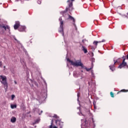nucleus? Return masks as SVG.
<instances>
[{"label":"nucleus","instance_id":"19","mask_svg":"<svg viewBox=\"0 0 128 128\" xmlns=\"http://www.w3.org/2000/svg\"><path fill=\"white\" fill-rule=\"evenodd\" d=\"M110 95L111 98H114V92H110Z\"/></svg>","mask_w":128,"mask_h":128},{"label":"nucleus","instance_id":"21","mask_svg":"<svg viewBox=\"0 0 128 128\" xmlns=\"http://www.w3.org/2000/svg\"><path fill=\"white\" fill-rule=\"evenodd\" d=\"M96 47H94V46H91V49L92 50H96Z\"/></svg>","mask_w":128,"mask_h":128},{"label":"nucleus","instance_id":"2","mask_svg":"<svg viewBox=\"0 0 128 128\" xmlns=\"http://www.w3.org/2000/svg\"><path fill=\"white\" fill-rule=\"evenodd\" d=\"M74 0H68L67 2L68 3V6L66 8V9L64 11L60 12L61 14H64L66 12H72L74 10L72 7V2H74Z\"/></svg>","mask_w":128,"mask_h":128},{"label":"nucleus","instance_id":"11","mask_svg":"<svg viewBox=\"0 0 128 128\" xmlns=\"http://www.w3.org/2000/svg\"><path fill=\"white\" fill-rule=\"evenodd\" d=\"M20 26V22H16L14 26V30H18V28H19Z\"/></svg>","mask_w":128,"mask_h":128},{"label":"nucleus","instance_id":"28","mask_svg":"<svg viewBox=\"0 0 128 128\" xmlns=\"http://www.w3.org/2000/svg\"><path fill=\"white\" fill-rule=\"evenodd\" d=\"M14 84H18L17 82H16V81H14Z\"/></svg>","mask_w":128,"mask_h":128},{"label":"nucleus","instance_id":"32","mask_svg":"<svg viewBox=\"0 0 128 128\" xmlns=\"http://www.w3.org/2000/svg\"><path fill=\"white\" fill-rule=\"evenodd\" d=\"M78 98H79L80 96L78 95Z\"/></svg>","mask_w":128,"mask_h":128},{"label":"nucleus","instance_id":"14","mask_svg":"<svg viewBox=\"0 0 128 128\" xmlns=\"http://www.w3.org/2000/svg\"><path fill=\"white\" fill-rule=\"evenodd\" d=\"M82 50H83V52L85 54H86L88 52V49H86V48H84V46H82Z\"/></svg>","mask_w":128,"mask_h":128},{"label":"nucleus","instance_id":"35","mask_svg":"<svg viewBox=\"0 0 128 128\" xmlns=\"http://www.w3.org/2000/svg\"><path fill=\"white\" fill-rule=\"evenodd\" d=\"M127 14H128V12H127Z\"/></svg>","mask_w":128,"mask_h":128},{"label":"nucleus","instance_id":"34","mask_svg":"<svg viewBox=\"0 0 128 128\" xmlns=\"http://www.w3.org/2000/svg\"><path fill=\"white\" fill-rule=\"evenodd\" d=\"M68 16H72L70 15H68Z\"/></svg>","mask_w":128,"mask_h":128},{"label":"nucleus","instance_id":"17","mask_svg":"<svg viewBox=\"0 0 128 128\" xmlns=\"http://www.w3.org/2000/svg\"><path fill=\"white\" fill-rule=\"evenodd\" d=\"M52 122L50 126V128H58V127H56V126H54V127H52Z\"/></svg>","mask_w":128,"mask_h":128},{"label":"nucleus","instance_id":"16","mask_svg":"<svg viewBox=\"0 0 128 128\" xmlns=\"http://www.w3.org/2000/svg\"><path fill=\"white\" fill-rule=\"evenodd\" d=\"M128 92V90H126L123 89V90H121L120 92H118L117 94H120V92Z\"/></svg>","mask_w":128,"mask_h":128},{"label":"nucleus","instance_id":"25","mask_svg":"<svg viewBox=\"0 0 128 128\" xmlns=\"http://www.w3.org/2000/svg\"><path fill=\"white\" fill-rule=\"evenodd\" d=\"M14 40H16V42H17L18 44L20 42L18 40H16V38H14Z\"/></svg>","mask_w":128,"mask_h":128},{"label":"nucleus","instance_id":"4","mask_svg":"<svg viewBox=\"0 0 128 128\" xmlns=\"http://www.w3.org/2000/svg\"><path fill=\"white\" fill-rule=\"evenodd\" d=\"M128 68V64L126 62V58L123 59L122 62L118 66V68Z\"/></svg>","mask_w":128,"mask_h":128},{"label":"nucleus","instance_id":"33","mask_svg":"<svg viewBox=\"0 0 128 128\" xmlns=\"http://www.w3.org/2000/svg\"><path fill=\"white\" fill-rule=\"evenodd\" d=\"M4 68H6V66H4Z\"/></svg>","mask_w":128,"mask_h":128},{"label":"nucleus","instance_id":"8","mask_svg":"<svg viewBox=\"0 0 128 128\" xmlns=\"http://www.w3.org/2000/svg\"><path fill=\"white\" fill-rule=\"evenodd\" d=\"M106 42V40H103L102 41H94L93 42V44L95 48H96V46H98V44H100V42Z\"/></svg>","mask_w":128,"mask_h":128},{"label":"nucleus","instance_id":"29","mask_svg":"<svg viewBox=\"0 0 128 128\" xmlns=\"http://www.w3.org/2000/svg\"><path fill=\"white\" fill-rule=\"evenodd\" d=\"M94 108H96V105H94Z\"/></svg>","mask_w":128,"mask_h":128},{"label":"nucleus","instance_id":"3","mask_svg":"<svg viewBox=\"0 0 128 128\" xmlns=\"http://www.w3.org/2000/svg\"><path fill=\"white\" fill-rule=\"evenodd\" d=\"M67 60L69 62H70L72 66H81L82 68H84V64H82V62H74V61L70 60V58H68Z\"/></svg>","mask_w":128,"mask_h":128},{"label":"nucleus","instance_id":"31","mask_svg":"<svg viewBox=\"0 0 128 128\" xmlns=\"http://www.w3.org/2000/svg\"><path fill=\"white\" fill-rule=\"evenodd\" d=\"M93 104L94 106H96V104L94 102Z\"/></svg>","mask_w":128,"mask_h":128},{"label":"nucleus","instance_id":"30","mask_svg":"<svg viewBox=\"0 0 128 128\" xmlns=\"http://www.w3.org/2000/svg\"><path fill=\"white\" fill-rule=\"evenodd\" d=\"M126 59L128 60V54L126 56Z\"/></svg>","mask_w":128,"mask_h":128},{"label":"nucleus","instance_id":"15","mask_svg":"<svg viewBox=\"0 0 128 128\" xmlns=\"http://www.w3.org/2000/svg\"><path fill=\"white\" fill-rule=\"evenodd\" d=\"M84 68L86 70V72H90V70H92V68H94V64L92 63V66L90 68Z\"/></svg>","mask_w":128,"mask_h":128},{"label":"nucleus","instance_id":"13","mask_svg":"<svg viewBox=\"0 0 128 128\" xmlns=\"http://www.w3.org/2000/svg\"><path fill=\"white\" fill-rule=\"evenodd\" d=\"M11 122L14 123L16 122V117H12L10 119Z\"/></svg>","mask_w":128,"mask_h":128},{"label":"nucleus","instance_id":"6","mask_svg":"<svg viewBox=\"0 0 128 128\" xmlns=\"http://www.w3.org/2000/svg\"><path fill=\"white\" fill-rule=\"evenodd\" d=\"M56 124L60 128H62V126H64V122L58 120H56Z\"/></svg>","mask_w":128,"mask_h":128},{"label":"nucleus","instance_id":"36","mask_svg":"<svg viewBox=\"0 0 128 128\" xmlns=\"http://www.w3.org/2000/svg\"><path fill=\"white\" fill-rule=\"evenodd\" d=\"M104 20H106V18H104Z\"/></svg>","mask_w":128,"mask_h":128},{"label":"nucleus","instance_id":"12","mask_svg":"<svg viewBox=\"0 0 128 128\" xmlns=\"http://www.w3.org/2000/svg\"><path fill=\"white\" fill-rule=\"evenodd\" d=\"M26 26H20L18 28L19 32H24L26 30Z\"/></svg>","mask_w":128,"mask_h":128},{"label":"nucleus","instance_id":"22","mask_svg":"<svg viewBox=\"0 0 128 128\" xmlns=\"http://www.w3.org/2000/svg\"><path fill=\"white\" fill-rule=\"evenodd\" d=\"M82 42L83 44H84V42H88V40L86 39H84L82 40Z\"/></svg>","mask_w":128,"mask_h":128},{"label":"nucleus","instance_id":"26","mask_svg":"<svg viewBox=\"0 0 128 128\" xmlns=\"http://www.w3.org/2000/svg\"><path fill=\"white\" fill-rule=\"evenodd\" d=\"M38 122H40V120H36V122H35V123L34 124H38Z\"/></svg>","mask_w":128,"mask_h":128},{"label":"nucleus","instance_id":"5","mask_svg":"<svg viewBox=\"0 0 128 128\" xmlns=\"http://www.w3.org/2000/svg\"><path fill=\"white\" fill-rule=\"evenodd\" d=\"M59 20H60V28L59 32H60V34L64 36V21H62V18H60Z\"/></svg>","mask_w":128,"mask_h":128},{"label":"nucleus","instance_id":"10","mask_svg":"<svg viewBox=\"0 0 128 128\" xmlns=\"http://www.w3.org/2000/svg\"><path fill=\"white\" fill-rule=\"evenodd\" d=\"M0 28H4L5 30H8L9 32H10V26H4V25H2V24H0Z\"/></svg>","mask_w":128,"mask_h":128},{"label":"nucleus","instance_id":"1","mask_svg":"<svg viewBox=\"0 0 128 128\" xmlns=\"http://www.w3.org/2000/svg\"><path fill=\"white\" fill-rule=\"evenodd\" d=\"M0 82L4 86V88L6 92L8 88V80H6V76L2 75L0 76Z\"/></svg>","mask_w":128,"mask_h":128},{"label":"nucleus","instance_id":"20","mask_svg":"<svg viewBox=\"0 0 128 128\" xmlns=\"http://www.w3.org/2000/svg\"><path fill=\"white\" fill-rule=\"evenodd\" d=\"M37 2L38 4H42V0H38Z\"/></svg>","mask_w":128,"mask_h":128},{"label":"nucleus","instance_id":"7","mask_svg":"<svg viewBox=\"0 0 128 128\" xmlns=\"http://www.w3.org/2000/svg\"><path fill=\"white\" fill-rule=\"evenodd\" d=\"M68 19L70 20L71 22H72L73 26H74L76 30H77L76 25V19H74V18L72 16H69Z\"/></svg>","mask_w":128,"mask_h":128},{"label":"nucleus","instance_id":"27","mask_svg":"<svg viewBox=\"0 0 128 128\" xmlns=\"http://www.w3.org/2000/svg\"><path fill=\"white\" fill-rule=\"evenodd\" d=\"M2 66V62H0V68Z\"/></svg>","mask_w":128,"mask_h":128},{"label":"nucleus","instance_id":"9","mask_svg":"<svg viewBox=\"0 0 128 128\" xmlns=\"http://www.w3.org/2000/svg\"><path fill=\"white\" fill-rule=\"evenodd\" d=\"M117 62L118 61L114 60V64L109 66L110 70L112 72H114V70H116V68H114V64H116Z\"/></svg>","mask_w":128,"mask_h":128},{"label":"nucleus","instance_id":"23","mask_svg":"<svg viewBox=\"0 0 128 128\" xmlns=\"http://www.w3.org/2000/svg\"><path fill=\"white\" fill-rule=\"evenodd\" d=\"M53 118H58V116L57 115L55 114Z\"/></svg>","mask_w":128,"mask_h":128},{"label":"nucleus","instance_id":"18","mask_svg":"<svg viewBox=\"0 0 128 128\" xmlns=\"http://www.w3.org/2000/svg\"><path fill=\"white\" fill-rule=\"evenodd\" d=\"M11 108H16V104H11Z\"/></svg>","mask_w":128,"mask_h":128},{"label":"nucleus","instance_id":"24","mask_svg":"<svg viewBox=\"0 0 128 128\" xmlns=\"http://www.w3.org/2000/svg\"><path fill=\"white\" fill-rule=\"evenodd\" d=\"M14 97H15L14 95L12 94V100H14Z\"/></svg>","mask_w":128,"mask_h":128}]
</instances>
